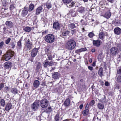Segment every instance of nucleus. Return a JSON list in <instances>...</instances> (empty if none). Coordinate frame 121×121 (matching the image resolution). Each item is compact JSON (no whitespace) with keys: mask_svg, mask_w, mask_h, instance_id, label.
I'll return each instance as SVG.
<instances>
[{"mask_svg":"<svg viewBox=\"0 0 121 121\" xmlns=\"http://www.w3.org/2000/svg\"><path fill=\"white\" fill-rule=\"evenodd\" d=\"M76 43L73 40H69L66 43L67 48L70 50L73 49L75 47Z\"/></svg>","mask_w":121,"mask_h":121,"instance_id":"1","label":"nucleus"},{"mask_svg":"<svg viewBox=\"0 0 121 121\" xmlns=\"http://www.w3.org/2000/svg\"><path fill=\"white\" fill-rule=\"evenodd\" d=\"M44 40L47 42L51 43L55 41V37L53 35L49 34L45 36Z\"/></svg>","mask_w":121,"mask_h":121,"instance_id":"2","label":"nucleus"},{"mask_svg":"<svg viewBox=\"0 0 121 121\" xmlns=\"http://www.w3.org/2000/svg\"><path fill=\"white\" fill-rule=\"evenodd\" d=\"M39 100H36L31 105V108L33 110L35 111L38 109L39 106Z\"/></svg>","mask_w":121,"mask_h":121,"instance_id":"3","label":"nucleus"},{"mask_svg":"<svg viewBox=\"0 0 121 121\" xmlns=\"http://www.w3.org/2000/svg\"><path fill=\"white\" fill-rule=\"evenodd\" d=\"M40 105L42 108H45L46 107L48 104V101L47 99H45L41 100L40 101Z\"/></svg>","mask_w":121,"mask_h":121,"instance_id":"4","label":"nucleus"},{"mask_svg":"<svg viewBox=\"0 0 121 121\" xmlns=\"http://www.w3.org/2000/svg\"><path fill=\"white\" fill-rule=\"evenodd\" d=\"M52 80L54 81L59 79L60 77V74L58 72H54L52 73Z\"/></svg>","mask_w":121,"mask_h":121,"instance_id":"5","label":"nucleus"},{"mask_svg":"<svg viewBox=\"0 0 121 121\" xmlns=\"http://www.w3.org/2000/svg\"><path fill=\"white\" fill-rule=\"evenodd\" d=\"M110 54L113 56H115L118 52L117 48L116 47L112 48L110 50Z\"/></svg>","mask_w":121,"mask_h":121,"instance_id":"6","label":"nucleus"},{"mask_svg":"<svg viewBox=\"0 0 121 121\" xmlns=\"http://www.w3.org/2000/svg\"><path fill=\"white\" fill-rule=\"evenodd\" d=\"M39 49V48H34L32 50L31 54L32 57H34L36 56L38 52V51Z\"/></svg>","mask_w":121,"mask_h":121,"instance_id":"7","label":"nucleus"},{"mask_svg":"<svg viewBox=\"0 0 121 121\" xmlns=\"http://www.w3.org/2000/svg\"><path fill=\"white\" fill-rule=\"evenodd\" d=\"M13 56V54H12L10 52H7L4 55V59L6 61L8 60H9Z\"/></svg>","mask_w":121,"mask_h":121,"instance_id":"8","label":"nucleus"},{"mask_svg":"<svg viewBox=\"0 0 121 121\" xmlns=\"http://www.w3.org/2000/svg\"><path fill=\"white\" fill-rule=\"evenodd\" d=\"M89 107V105L88 103L86 105L85 108V109L82 112V114L84 116H86L89 113V110L88 108Z\"/></svg>","mask_w":121,"mask_h":121,"instance_id":"9","label":"nucleus"},{"mask_svg":"<svg viewBox=\"0 0 121 121\" xmlns=\"http://www.w3.org/2000/svg\"><path fill=\"white\" fill-rule=\"evenodd\" d=\"M28 11V8L24 7L22 11L21 15L23 17L25 16L27 14Z\"/></svg>","mask_w":121,"mask_h":121,"instance_id":"10","label":"nucleus"},{"mask_svg":"<svg viewBox=\"0 0 121 121\" xmlns=\"http://www.w3.org/2000/svg\"><path fill=\"white\" fill-rule=\"evenodd\" d=\"M25 46L28 49H31L32 48L33 45L32 43L29 40H27L25 44Z\"/></svg>","mask_w":121,"mask_h":121,"instance_id":"11","label":"nucleus"},{"mask_svg":"<svg viewBox=\"0 0 121 121\" xmlns=\"http://www.w3.org/2000/svg\"><path fill=\"white\" fill-rule=\"evenodd\" d=\"M12 104L11 103H8L5 105V110L6 111H9L13 108Z\"/></svg>","mask_w":121,"mask_h":121,"instance_id":"12","label":"nucleus"},{"mask_svg":"<svg viewBox=\"0 0 121 121\" xmlns=\"http://www.w3.org/2000/svg\"><path fill=\"white\" fill-rule=\"evenodd\" d=\"M12 65V63L11 62L8 61L4 64V67L6 69H10Z\"/></svg>","mask_w":121,"mask_h":121,"instance_id":"13","label":"nucleus"},{"mask_svg":"<svg viewBox=\"0 0 121 121\" xmlns=\"http://www.w3.org/2000/svg\"><path fill=\"white\" fill-rule=\"evenodd\" d=\"M53 27L54 29L55 30H59L60 27V25L59 23L56 22L53 23Z\"/></svg>","mask_w":121,"mask_h":121,"instance_id":"14","label":"nucleus"},{"mask_svg":"<svg viewBox=\"0 0 121 121\" xmlns=\"http://www.w3.org/2000/svg\"><path fill=\"white\" fill-rule=\"evenodd\" d=\"M108 35V34H106L105 35V33L103 32H100L99 35V38L101 40H103L104 39L105 36L106 35L107 36Z\"/></svg>","mask_w":121,"mask_h":121,"instance_id":"15","label":"nucleus"},{"mask_svg":"<svg viewBox=\"0 0 121 121\" xmlns=\"http://www.w3.org/2000/svg\"><path fill=\"white\" fill-rule=\"evenodd\" d=\"M100 40H93V45L96 47H98L100 45Z\"/></svg>","mask_w":121,"mask_h":121,"instance_id":"16","label":"nucleus"},{"mask_svg":"<svg viewBox=\"0 0 121 121\" xmlns=\"http://www.w3.org/2000/svg\"><path fill=\"white\" fill-rule=\"evenodd\" d=\"M97 107L99 109L102 110L104 108V105L102 102H99L98 103Z\"/></svg>","mask_w":121,"mask_h":121,"instance_id":"17","label":"nucleus"},{"mask_svg":"<svg viewBox=\"0 0 121 121\" xmlns=\"http://www.w3.org/2000/svg\"><path fill=\"white\" fill-rule=\"evenodd\" d=\"M114 32L116 35H120L121 33V29L118 27L115 28L114 29Z\"/></svg>","mask_w":121,"mask_h":121,"instance_id":"18","label":"nucleus"},{"mask_svg":"<svg viewBox=\"0 0 121 121\" xmlns=\"http://www.w3.org/2000/svg\"><path fill=\"white\" fill-rule=\"evenodd\" d=\"M5 25L8 27L11 28L13 26V22L10 21H7L6 22Z\"/></svg>","mask_w":121,"mask_h":121,"instance_id":"19","label":"nucleus"},{"mask_svg":"<svg viewBox=\"0 0 121 121\" xmlns=\"http://www.w3.org/2000/svg\"><path fill=\"white\" fill-rule=\"evenodd\" d=\"M70 103V101L69 99L68 98H67L64 103V104L65 106L66 107H67L69 106Z\"/></svg>","mask_w":121,"mask_h":121,"instance_id":"20","label":"nucleus"},{"mask_svg":"<svg viewBox=\"0 0 121 121\" xmlns=\"http://www.w3.org/2000/svg\"><path fill=\"white\" fill-rule=\"evenodd\" d=\"M116 80L117 82H121V74H117L116 77Z\"/></svg>","mask_w":121,"mask_h":121,"instance_id":"21","label":"nucleus"},{"mask_svg":"<svg viewBox=\"0 0 121 121\" xmlns=\"http://www.w3.org/2000/svg\"><path fill=\"white\" fill-rule=\"evenodd\" d=\"M43 8L41 6H40L38 7L36 9V14L37 15H38L42 11Z\"/></svg>","mask_w":121,"mask_h":121,"instance_id":"22","label":"nucleus"},{"mask_svg":"<svg viewBox=\"0 0 121 121\" xmlns=\"http://www.w3.org/2000/svg\"><path fill=\"white\" fill-rule=\"evenodd\" d=\"M39 82L38 80H35L34 82L33 85L34 87L36 88L39 87Z\"/></svg>","mask_w":121,"mask_h":121,"instance_id":"23","label":"nucleus"},{"mask_svg":"<svg viewBox=\"0 0 121 121\" xmlns=\"http://www.w3.org/2000/svg\"><path fill=\"white\" fill-rule=\"evenodd\" d=\"M22 39V37L17 42V46L19 47L18 48L20 49H21L22 48V43L21 41Z\"/></svg>","mask_w":121,"mask_h":121,"instance_id":"24","label":"nucleus"},{"mask_svg":"<svg viewBox=\"0 0 121 121\" xmlns=\"http://www.w3.org/2000/svg\"><path fill=\"white\" fill-rule=\"evenodd\" d=\"M103 69L102 67L99 68L98 72V74L100 77H102L103 75Z\"/></svg>","mask_w":121,"mask_h":121,"instance_id":"25","label":"nucleus"},{"mask_svg":"<svg viewBox=\"0 0 121 121\" xmlns=\"http://www.w3.org/2000/svg\"><path fill=\"white\" fill-rule=\"evenodd\" d=\"M111 16V12H106L104 15V17L107 19L109 18Z\"/></svg>","mask_w":121,"mask_h":121,"instance_id":"26","label":"nucleus"},{"mask_svg":"<svg viewBox=\"0 0 121 121\" xmlns=\"http://www.w3.org/2000/svg\"><path fill=\"white\" fill-rule=\"evenodd\" d=\"M99 100L100 102L103 103H106V100L105 96L104 95L102 96L101 99H99Z\"/></svg>","mask_w":121,"mask_h":121,"instance_id":"27","label":"nucleus"},{"mask_svg":"<svg viewBox=\"0 0 121 121\" xmlns=\"http://www.w3.org/2000/svg\"><path fill=\"white\" fill-rule=\"evenodd\" d=\"M9 47L12 49H14L15 47L16 43L13 41H11L9 44Z\"/></svg>","mask_w":121,"mask_h":121,"instance_id":"28","label":"nucleus"},{"mask_svg":"<svg viewBox=\"0 0 121 121\" xmlns=\"http://www.w3.org/2000/svg\"><path fill=\"white\" fill-rule=\"evenodd\" d=\"M60 118L59 114L58 113L56 114L54 117V120L55 121H59Z\"/></svg>","mask_w":121,"mask_h":121,"instance_id":"29","label":"nucleus"},{"mask_svg":"<svg viewBox=\"0 0 121 121\" xmlns=\"http://www.w3.org/2000/svg\"><path fill=\"white\" fill-rule=\"evenodd\" d=\"M10 9L11 11H14V12L16 11V10L15 6L13 4H11L10 5Z\"/></svg>","mask_w":121,"mask_h":121,"instance_id":"30","label":"nucleus"},{"mask_svg":"<svg viewBox=\"0 0 121 121\" xmlns=\"http://www.w3.org/2000/svg\"><path fill=\"white\" fill-rule=\"evenodd\" d=\"M78 11L80 13H82L84 12V8L82 6L79 7L78 8Z\"/></svg>","mask_w":121,"mask_h":121,"instance_id":"31","label":"nucleus"},{"mask_svg":"<svg viewBox=\"0 0 121 121\" xmlns=\"http://www.w3.org/2000/svg\"><path fill=\"white\" fill-rule=\"evenodd\" d=\"M41 67V64L39 62H38L37 64L36 70V72H38L39 71V70L40 69Z\"/></svg>","mask_w":121,"mask_h":121,"instance_id":"32","label":"nucleus"},{"mask_svg":"<svg viewBox=\"0 0 121 121\" xmlns=\"http://www.w3.org/2000/svg\"><path fill=\"white\" fill-rule=\"evenodd\" d=\"M11 92L13 94H16L17 92V91L16 88H12L11 91Z\"/></svg>","mask_w":121,"mask_h":121,"instance_id":"33","label":"nucleus"},{"mask_svg":"<svg viewBox=\"0 0 121 121\" xmlns=\"http://www.w3.org/2000/svg\"><path fill=\"white\" fill-rule=\"evenodd\" d=\"M120 23V21L115 19V21L114 22V23L115 26H118L119 25Z\"/></svg>","mask_w":121,"mask_h":121,"instance_id":"34","label":"nucleus"},{"mask_svg":"<svg viewBox=\"0 0 121 121\" xmlns=\"http://www.w3.org/2000/svg\"><path fill=\"white\" fill-rule=\"evenodd\" d=\"M87 49L86 48H81L77 50L76 51L77 52H80L83 51H86Z\"/></svg>","mask_w":121,"mask_h":121,"instance_id":"35","label":"nucleus"},{"mask_svg":"<svg viewBox=\"0 0 121 121\" xmlns=\"http://www.w3.org/2000/svg\"><path fill=\"white\" fill-rule=\"evenodd\" d=\"M49 61L47 59H46L44 63H43L44 67L45 68L47 67L49 65Z\"/></svg>","mask_w":121,"mask_h":121,"instance_id":"36","label":"nucleus"},{"mask_svg":"<svg viewBox=\"0 0 121 121\" xmlns=\"http://www.w3.org/2000/svg\"><path fill=\"white\" fill-rule=\"evenodd\" d=\"M29 8L30 11H32L34 9V5L32 4H30L29 5Z\"/></svg>","mask_w":121,"mask_h":121,"instance_id":"37","label":"nucleus"},{"mask_svg":"<svg viewBox=\"0 0 121 121\" xmlns=\"http://www.w3.org/2000/svg\"><path fill=\"white\" fill-rule=\"evenodd\" d=\"M72 0H62V1L64 3L67 5L70 3Z\"/></svg>","mask_w":121,"mask_h":121,"instance_id":"38","label":"nucleus"},{"mask_svg":"<svg viewBox=\"0 0 121 121\" xmlns=\"http://www.w3.org/2000/svg\"><path fill=\"white\" fill-rule=\"evenodd\" d=\"M31 30V28L30 27H27L24 28L25 30L27 32H29Z\"/></svg>","mask_w":121,"mask_h":121,"instance_id":"39","label":"nucleus"},{"mask_svg":"<svg viewBox=\"0 0 121 121\" xmlns=\"http://www.w3.org/2000/svg\"><path fill=\"white\" fill-rule=\"evenodd\" d=\"M0 104L3 107H4L5 104V101L4 99H2L1 100H0Z\"/></svg>","mask_w":121,"mask_h":121,"instance_id":"40","label":"nucleus"},{"mask_svg":"<svg viewBox=\"0 0 121 121\" xmlns=\"http://www.w3.org/2000/svg\"><path fill=\"white\" fill-rule=\"evenodd\" d=\"M52 111V109L51 107H49L46 110V112L48 113H50Z\"/></svg>","mask_w":121,"mask_h":121,"instance_id":"41","label":"nucleus"},{"mask_svg":"<svg viewBox=\"0 0 121 121\" xmlns=\"http://www.w3.org/2000/svg\"><path fill=\"white\" fill-rule=\"evenodd\" d=\"M70 33V32L68 30L64 31L62 33V35L63 36H66L68 35Z\"/></svg>","mask_w":121,"mask_h":121,"instance_id":"42","label":"nucleus"},{"mask_svg":"<svg viewBox=\"0 0 121 121\" xmlns=\"http://www.w3.org/2000/svg\"><path fill=\"white\" fill-rule=\"evenodd\" d=\"M68 27L71 29H73L75 28L76 26L74 24L72 23L69 24Z\"/></svg>","mask_w":121,"mask_h":121,"instance_id":"43","label":"nucleus"},{"mask_svg":"<svg viewBox=\"0 0 121 121\" xmlns=\"http://www.w3.org/2000/svg\"><path fill=\"white\" fill-rule=\"evenodd\" d=\"M46 5L47 8L48 9H50L52 7V4L51 3L48 2H47Z\"/></svg>","mask_w":121,"mask_h":121,"instance_id":"44","label":"nucleus"},{"mask_svg":"<svg viewBox=\"0 0 121 121\" xmlns=\"http://www.w3.org/2000/svg\"><path fill=\"white\" fill-rule=\"evenodd\" d=\"M11 39L10 38H8L6 40H5V42L6 44H8L10 42Z\"/></svg>","mask_w":121,"mask_h":121,"instance_id":"45","label":"nucleus"},{"mask_svg":"<svg viewBox=\"0 0 121 121\" xmlns=\"http://www.w3.org/2000/svg\"><path fill=\"white\" fill-rule=\"evenodd\" d=\"M95 35L94 33L92 32H90L88 34V36L90 38H92Z\"/></svg>","mask_w":121,"mask_h":121,"instance_id":"46","label":"nucleus"},{"mask_svg":"<svg viewBox=\"0 0 121 121\" xmlns=\"http://www.w3.org/2000/svg\"><path fill=\"white\" fill-rule=\"evenodd\" d=\"M117 74H121V66L118 67L117 71Z\"/></svg>","mask_w":121,"mask_h":121,"instance_id":"47","label":"nucleus"},{"mask_svg":"<svg viewBox=\"0 0 121 121\" xmlns=\"http://www.w3.org/2000/svg\"><path fill=\"white\" fill-rule=\"evenodd\" d=\"M75 3L74 2H72L70 4L67 5V6L68 7L70 8V7H72L75 5Z\"/></svg>","mask_w":121,"mask_h":121,"instance_id":"48","label":"nucleus"},{"mask_svg":"<svg viewBox=\"0 0 121 121\" xmlns=\"http://www.w3.org/2000/svg\"><path fill=\"white\" fill-rule=\"evenodd\" d=\"M116 45L119 49L121 51V42L117 43Z\"/></svg>","mask_w":121,"mask_h":121,"instance_id":"49","label":"nucleus"},{"mask_svg":"<svg viewBox=\"0 0 121 121\" xmlns=\"http://www.w3.org/2000/svg\"><path fill=\"white\" fill-rule=\"evenodd\" d=\"M95 103V102L93 100H92L90 102L89 104H88L89 105V106H91L93 105Z\"/></svg>","mask_w":121,"mask_h":121,"instance_id":"50","label":"nucleus"},{"mask_svg":"<svg viewBox=\"0 0 121 121\" xmlns=\"http://www.w3.org/2000/svg\"><path fill=\"white\" fill-rule=\"evenodd\" d=\"M103 57L102 54H100L99 55L98 58L99 60H102L103 58Z\"/></svg>","mask_w":121,"mask_h":121,"instance_id":"51","label":"nucleus"},{"mask_svg":"<svg viewBox=\"0 0 121 121\" xmlns=\"http://www.w3.org/2000/svg\"><path fill=\"white\" fill-rule=\"evenodd\" d=\"M4 44V43L3 41H2L0 43V49H2Z\"/></svg>","mask_w":121,"mask_h":121,"instance_id":"52","label":"nucleus"},{"mask_svg":"<svg viewBox=\"0 0 121 121\" xmlns=\"http://www.w3.org/2000/svg\"><path fill=\"white\" fill-rule=\"evenodd\" d=\"M69 13L70 14H73L75 13V10L73 9H72L69 10Z\"/></svg>","mask_w":121,"mask_h":121,"instance_id":"53","label":"nucleus"},{"mask_svg":"<svg viewBox=\"0 0 121 121\" xmlns=\"http://www.w3.org/2000/svg\"><path fill=\"white\" fill-rule=\"evenodd\" d=\"M4 87V84L3 83H1L0 84V91Z\"/></svg>","mask_w":121,"mask_h":121,"instance_id":"54","label":"nucleus"},{"mask_svg":"<svg viewBox=\"0 0 121 121\" xmlns=\"http://www.w3.org/2000/svg\"><path fill=\"white\" fill-rule=\"evenodd\" d=\"M107 1L111 3H113L114 2L117 1L116 0H107Z\"/></svg>","mask_w":121,"mask_h":121,"instance_id":"55","label":"nucleus"},{"mask_svg":"<svg viewBox=\"0 0 121 121\" xmlns=\"http://www.w3.org/2000/svg\"><path fill=\"white\" fill-rule=\"evenodd\" d=\"M88 68L91 71H92L93 69V68L92 66H88Z\"/></svg>","mask_w":121,"mask_h":121,"instance_id":"56","label":"nucleus"},{"mask_svg":"<svg viewBox=\"0 0 121 121\" xmlns=\"http://www.w3.org/2000/svg\"><path fill=\"white\" fill-rule=\"evenodd\" d=\"M49 66H52L53 64V62L52 61H50L48 63Z\"/></svg>","mask_w":121,"mask_h":121,"instance_id":"57","label":"nucleus"},{"mask_svg":"<svg viewBox=\"0 0 121 121\" xmlns=\"http://www.w3.org/2000/svg\"><path fill=\"white\" fill-rule=\"evenodd\" d=\"M105 86H108L109 85V83L108 82H106L105 83Z\"/></svg>","mask_w":121,"mask_h":121,"instance_id":"58","label":"nucleus"},{"mask_svg":"<svg viewBox=\"0 0 121 121\" xmlns=\"http://www.w3.org/2000/svg\"><path fill=\"white\" fill-rule=\"evenodd\" d=\"M48 58L49 60H52V57L51 56H48Z\"/></svg>","mask_w":121,"mask_h":121,"instance_id":"59","label":"nucleus"},{"mask_svg":"<svg viewBox=\"0 0 121 121\" xmlns=\"http://www.w3.org/2000/svg\"><path fill=\"white\" fill-rule=\"evenodd\" d=\"M83 104H81L79 106V108L80 109H82L83 107Z\"/></svg>","mask_w":121,"mask_h":121,"instance_id":"60","label":"nucleus"},{"mask_svg":"<svg viewBox=\"0 0 121 121\" xmlns=\"http://www.w3.org/2000/svg\"><path fill=\"white\" fill-rule=\"evenodd\" d=\"M7 29V28L5 27H4V28H3V30L4 31V32Z\"/></svg>","mask_w":121,"mask_h":121,"instance_id":"61","label":"nucleus"},{"mask_svg":"<svg viewBox=\"0 0 121 121\" xmlns=\"http://www.w3.org/2000/svg\"><path fill=\"white\" fill-rule=\"evenodd\" d=\"M48 50L49 49H45V51L46 53L48 52Z\"/></svg>","mask_w":121,"mask_h":121,"instance_id":"62","label":"nucleus"},{"mask_svg":"<svg viewBox=\"0 0 121 121\" xmlns=\"http://www.w3.org/2000/svg\"><path fill=\"white\" fill-rule=\"evenodd\" d=\"M74 32V31L73 30H72L71 31V33L73 35Z\"/></svg>","mask_w":121,"mask_h":121,"instance_id":"63","label":"nucleus"},{"mask_svg":"<svg viewBox=\"0 0 121 121\" xmlns=\"http://www.w3.org/2000/svg\"><path fill=\"white\" fill-rule=\"evenodd\" d=\"M70 120L69 119H66L65 120H64L63 121H70Z\"/></svg>","mask_w":121,"mask_h":121,"instance_id":"64","label":"nucleus"}]
</instances>
